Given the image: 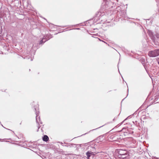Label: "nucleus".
<instances>
[{
    "instance_id": "39448f33",
    "label": "nucleus",
    "mask_w": 159,
    "mask_h": 159,
    "mask_svg": "<svg viewBox=\"0 0 159 159\" xmlns=\"http://www.w3.org/2000/svg\"><path fill=\"white\" fill-rule=\"evenodd\" d=\"M47 40H48V39L45 40V38H44V37L42 40L40 41L39 42V44H42L44 43L46 41H47Z\"/></svg>"
},
{
    "instance_id": "f03ea898",
    "label": "nucleus",
    "mask_w": 159,
    "mask_h": 159,
    "mask_svg": "<svg viewBox=\"0 0 159 159\" xmlns=\"http://www.w3.org/2000/svg\"><path fill=\"white\" fill-rule=\"evenodd\" d=\"M39 112L38 111H36V121L37 123H38L39 124L40 123L41 124L42 123L41 122V121L40 120L39 117L38 116V114H39Z\"/></svg>"
},
{
    "instance_id": "1a4fd4ad",
    "label": "nucleus",
    "mask_w": 159,
    "mask_h": 159,
    "mask_svg": "<svg viewBox=\"0 0 159 159\" xmlns=\"http://www.w3.org/2000/svg\"><path fill=\"white\" fill-rule=\"evenodd\" d=\"M123 157V158H124V157Z\"/></svg>"
},
{
    "instance_id": "9b49d317",
    "label": "nucleus",
    "mask_w": 159,
    "mask_h": 159,
    "mask_svg": "<svg viewBox=\"0 0 159 159\" xmlns=\"http://www.w3.org/2000/svg\"><path fill=\"white\" fill-rule=\"evenodd\" d=\"M0 140H1V139H0Z\"/></svg>"
},
{
    "instance_id": "f257e3e1",
    "label": "nucleus",
    "mask_w": 159,
    "mask_h": 159,
    "mask_svg": "<svg viewBox=\"0 0 159 159\" xmlns=\"http://www.w3.org/2000/svg\"><path fill=\"white\" fill-rule=\"evenodd\" d=\"M148 55L149 57H155L158 56L159 55V49H157L149 51Z\"/></svg>"
},
{
    "instance_id": "423d86ee",
    "label": "nucleus",
    "mask_w": 159,
    "mask_h": 159,
    "mask_svg": "<svg viewBox=\"0 0 159 159\" xmlns=\"http://www.w3.org/2000/svg\"><path fill=\"white\" fill-rule=\"evenodd\" d=\"M120 154H121V155H124V154H122L121 153H120Z\"/></svg>"
},
{
    "instance_id": "9d476101",
    "label": "nucleus",
    "mask_w": 159,
    "mask_h": 159,
    "mask_svg": "<svg viewBox=\"0 0 159 159\" xmlns=\"http://www.w3.org/2000/svg\"><path fill=\"white\" fill-rule=\"evenodd\" d=\"M158 64H159V62H158Z\"/></svg>"
},
{
    "instance_id": "0eeeda50",
    "label": "nucleus",
    "mask_w": 159,
    "mask_h": 159,
    "mask_svg": "<svg viewBox=\"0 0 159 159\" xmlns=\"http://www.w3.org/2000/svg\"><path fill=\"white\" fill-rule=\"evenodd\" d=\"M123 151L122 150L120 151V152H122Z\"/></svg>"
},
{
    "instance_id": "7ed1b4c3",
    "label": "nucleus",
    "mask_w": 159,
    "mask_h": 159,
    "mask_svg": "<svg viewBox=\"0 0 159 159\" xmlns=\"http://www.w3.org/2000/svg\"><path fill=\"white\" fill-rule=\"evenodd\" d=\"M86 155L87 156V158L89 159L90 157H91V156L92 155H93V152L91 151H89L88 152L86 153Z\"/></svg>"
},
{
    "instance_id": "6e6552de",
    "label": "nucleus",
    "mask_w": 159,
    "mask_h": 159,
    "mask_svg": "<svg viewBox=\"0 0 159 159\" xmlns=\"http://www.w3.org/2000/svg\"><path fill=\"white\" fill-rule=\"evenodd\" d=\"M32 59H31V61H32Z\"/></svg>"
},
{
    "instance_id": "20e7f679",
    "label": "nucleus",
    "mask_w": 159,
    "mask_h": 159,
    "mask_svg": "<svg viewBox=\"0 0 159 159\" xmlns=\"http://www.w3.org/2000/svg\"><path fill=\"white\" fill-rule=\"evenodd\" d=\"M48 139V137L46 135H45L43 137V140L44 141H47Z\"/></svg>"
}]
</instances>
